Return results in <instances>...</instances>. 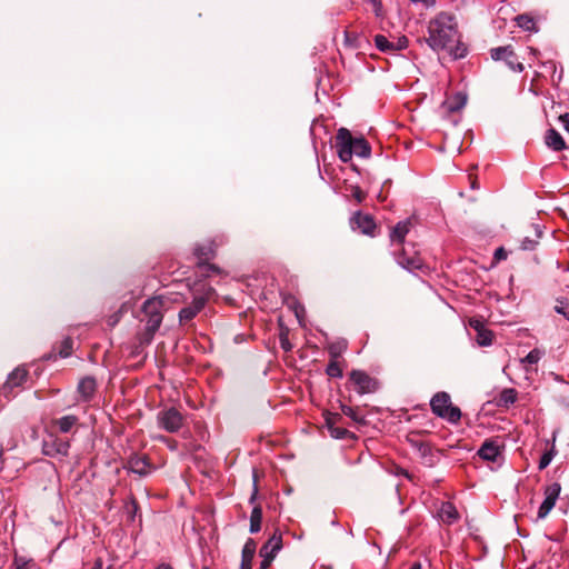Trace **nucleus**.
I'll list each match as a JSON object with an SVG mask.
<instances>
[{
	"mask_svg": "<svg viewBox=\"0 0 569 569\" xmlns=\"http://www.w3.org/2000/svg\"><path fill=\"white\" fill-rule=\"evenodd\" d=\"M281 347L283 350L289 351L291 349V345L287 339L281 338Z\"/></svg>",
	"mask_w": 569,
	"mask_h": 569,
	"instance_id": "obj_45",
	"label": "nucleus"
},
{
	"mask_svg": "<svg viewBox=\"0 0 569 569\" xmlns=\"http://www.w3.org/2000/svg\"><path fill=\"white\" fill-rule=\"evenodd\" d=\"M543 356H545L543 350H541L539 348H535L525 358L520 359V362L527 363V365H536L540 361V359Z\"/></svg>",
	"mask_w": 569,
	"mask_h": 569,
	"instance_id": "obj_30",
	"label": "nucleus"
},
{
	"mask_svg": "<svg viewBox=\"0 0 569 569\" xmlns=\"http://www.w3.org/2000/svg\"><path fill=\"white\" fill-rule=\"evenodd\" d=\"M326 373L331 378H342V369L336 359H330Z\"/></svg>",
	"mask_w": 569,
	"mask_h": 569,
	"instance_id": "obj_32",
	"label": "nucleus"
},
{
	"mask_svg": "<svg viewBox=\"0 0 569 569\" xmlns=\"http://www.w3.org/2000/svg\"><path fill=\"white\" fill-rule=\"evenodd\" d=\"M156 569H173V568L168 563H160Z\"/></svg>",
	"mask_w": 569,
	"mask_h": 569,
	"instance_id": "obj_47",
	"label": "nucleus"
},
{
	"mask_svg": "<svg viewBox=\"0 0 569 569\" xmlns=\"http://www.w3.org/2000/svg\"><path fill=\"white\" fill-rule=\"evenodd\" d=\"M141 311L143 315L141 321L146 322V330L142 335L141 342L149 345L162 323L164 311L163 298L156 296L147 299L142 305Z\"/></svg>",
	"mask_w": 569,
	"mask_h": 569,
	"instance_id": "obj_3",
	"label": "nucleus"
},
{
	"mask_svg": "<svg viewBox=\"0 0 569 569\" xmlns=\"http://www.w3.org/2000/svg\"><path fill=\"white\" fill-rule=\"evenodd\" d=\"M207 298L204 296H197L192 302L179 311V322L187 323L192 320L204 307Z\"/></svg>",
	"mask_w": 569,
	"mask_h": 569,
	"instance_id": "obj_12",
	"label": "nucleus"
},
{
	"mask_svg": "<svg viewBox=\"0 0 569 569\" xmlns=\"http://www.w3.org/2000/svg\"><path fill=\"white\" fill-rule=\"evenodd\" d=\"M77 421L78 418L76 416L68 415L57 419L56 425L58 426L61 432L67 433L72 429Z\"/></svg>",
	"mask_w": 569,
	"mask_h": 569,
	"instance_id": "obj_28",
	"label": "nucleus"
},
{
	"mask_svg": "<svg viewBox=\"0 0 569 569\" xmlns=\"http://www.w3.org/2000/svg\"><path fill=\"white\" fill-rule=\"evenodd\" d=\"M516 20H517L518 26L521 29H523L526 31L535 30V26H536L535 20L532 18H530L529 16L520 14L516 18Z\"/></svg>",
	"mask_w": 569,
	"mask_h": 569,
	"instance_id": "obj_33",
	"label": "nucleus"
},
{
	"mask_svg": "<svg viewBox=\"0 0 569 569\" xmlns=\"http://www.w3.org/2000/svg\"><path fill=\"white\" fill-rule=\"evenodd\" d=\"M409 569H421V565L419 562H416Z\"/></svg>",
	"mask_w": 569,
	"mask_h": 569,
	"instance_id": "obj_51",
	"label": "nucleus"
},
{
	"mask_svg": "<svg viewBox=\"0 0 569 569\" xmlns=\"http://www.w3.org/2000/svg\"><path fill=\"white\" fill-rule=\"evenodd\" d=\"M202 569H210L209 567L204 566Z\"/></svg>",
	"mask_w": 569,
	"mask_h": 569,
	"instance_id": "obj_53",
	"label": "nucleus"
},
{
	"mask_svg": "<svg viewBox=\"0 0 569 569\" xmlns=\"http://www.w3.org/2000/svg\"><path fill=\"white\" fill-rule=\"evenodd\" d=\"M70 443L68 440L61 439L52 433L48 435L42 442L43 455L51 458H64L68 456Z\"/></svg>",
	"mask_w": 569,
	"mask_h": 569,
	"instance_id": "obj_7",
	"label": "nucleus"
},
{
	"mask_svg": "<svg viewBox=\"0 0 569 569\" xmlns=\"http://www.w3.org/2000/svg\"><path fill=\"white\" fill-rule=\"evenodd\" d=\"M426 42L433 51L447 50L455 59L467 54V48L459 40L456 18L447 12L429 21Z\"/></svg>",
	"mask_w": 569,
	"mask_h": 569,
	"instance_id": "obj_1",
	"label": "nucleus"
},
{
	"mask_svg": "<svg viewBox=\"0 0 569 569\" xmlns=\"http://www.w3.org/2000/svg\"><path fill=\"white\" fill-rule=\"evenodd\" d=\"M559 120L562 123L563 129L569 133V113L561 114Z\"/></svg>",
	"mask_w": 569,
	"mask_h": 569,
	"instance_id": "obj_44",
	"label": "nucleus"
},
{
	"mask_svg": "<svg viewBox=\"0 0 569 569\" xmlns=\"http://www.w3.org/2000/svg\"><path fill=\"white\" fill-rule=\"evenodd\" d=\"M476 341L481 347H488L492 343V332L488 329L478 330Z\"/></svg>",
	"mask_w": 569,
	"mask_h": 569,
	"instance_id": "obj_31",
	"label": "nucleus"
},
{
	"mask_svg": "<svg viewBox=\"0 0 569 569\" xmlns=\"http://www.w3.org/2000/svg\"><path fill=\"white\" fill-rule=\"evenodd\" d=\"M259 555L262 558V560L260 562V569H268L274 558L272 556L270 557L269 555H263V553H259Z\"/></svg>",
	"mask_w": 569,
	"mask_h": 569,
	"instance_id": "obj_41",
	"label": "nucleus"
},
{
	"mask_svg": "<svg viewBox=\"0 0 569 569\" xmlns=\"http://www.w3.org/2000/svg\"><path fill=\"white\" fill-rule=\"evenodd\" d=\"M411 221L410 219L399 221L390 232V240L392 243H403L406 236L410 231Z\"/></svg>",
	"mask_w": 569,
	"mask_h": 569,
	"instance_id": "obj_18",
	"label": "nucleus"
},
{
	"mask_svg": "<svg viewBox=\"0 0 569 569\" xmlns=\"http://www.w3.org/2000/svg\"><path fill=\"white\" fill-rule=\"evenodd\" d=\"M282 548V535L280 531L276 530L273 535L267 540V542L261 547L259 553L269 555L276 558L277 553Z\"/></svg>",
	"mask_w": 569,
	"mask_h": 569,
	"instance_id": "obj_15",
	"label": "nucleus"
},
{
	"mask_svg": "<svg viewBox=\"0 0 569 569\" xmlns=\"http://www.w3.org/2000/svg\"><path fill=\"white\" fill-rule=\"evenodd\" d=\"M27 379V370L23 368H16L9 376L3 387L4 390L19 387Z\"/></svg>",
	"mask_w": 569,
	"mask_h": 569,
	"instance_id": "obj_22",
	"label": "nucleus"
},
{
	"mask_svg": "<svg viewBox=\"0 0 569 569\" xmlns=\"http://www.w3.org/2000/svg\"><path fill=\"white\" fill-rule=\"evenodd\" d=\"M348 347V342L345 339L337 340L335 342H331L328 347V352L330 356V359H336L341 357V355L346 351Z\"/></svg>",
	"mask_w": 569,
	"mask_h": 569,
	"instance_id": "obj_26",
	"label": "nucleus"
},
{
	"mask_svg": "<svg viewBox=\"0 0 569 569\" xmlns=\"http://www.w3.org/2000/svg\"><path fill=\"white\" fill-rule=\"evenodd\" d=\"M157 422L161 429L174 433L182 427L183 416L178 409L171 407L158 412Z\"/></svg>",
	"mask_w": 569,
	"mask_h": 569,
	"instance_id": "obj_5",
	"label": "nucleus"
},
{
	"mask_svg": "<svg viewBox=\"0 0 569 569\" xmlns=\"http://www.w3.org/2000/svg\"><path fill=\"white\" fill-rule=\"evenodd\" d=\"M73 347V341L71 338L67 337L62 340L60 349H59V356L61 358H67L71 355Z\"/></svg>",
	"mask_w": 569,
	"mask_h": 569,
	"instance_id": "obj_35",
	"label": "nucleus"
},
{
	"mask_svg": "<svg viewBox=\"0 0 569 569\" xmlns=\"http://www.w3.org/2000/svg\"><path fill=\"white\" fill-rule=\"evenodd\" d=\"M341 411L343 415H346L347 417H350L352 420L359 421V418H358L356 411L351 407L342 405Z\"/></svg>",
	"mask_w": 569,
	"mask_h": 569,
	"instance_id": "obj_38",
	"label": "nucleus"
},
{
	"mask_svg": "<svg viewBox=\"0 0 569 569\" xmlns=\"http://www.w3.org/2000/svg\"><path fill=\"white\" fill-rule=\"evenodd\" d=\"M466 102L467 98L461 93H457L455 97L448 99L445 102V106L447 107L448 111L456 112L461 110L465 107Z\"/></svg>",
	"mask_w": 569,
	"mask_h": 569,
	"instance_id": "obj_27",
	"label": "nucleus"
},
{
	"mask_svg": "<svg viewBox=\"0 0 569 569\" xmlns=\"http://www.w3.org/2000/svg\"><path fill=\"white\" fill-rule=\"evenodd\" d=\"M14 569H31L30 561L22 558H14Z\"/></svg>",
	"mask_w": 569,
	"mask_h": 569,
	"instance_id": "obj_40",
	"label": "nucleus"
},
{
	"mask_svg": "<svg viewBox=\"0 0 569 569\" xmlns=\"http://www.w3.org/2000/svg\"><path fill=\"white\" fill-rule=\"evenodd\" d=\"M261 522H262V509L260 506L253 507L251 515H250V528L249 531L251 533H257L261 529Z\"/></svg>",
	"mask_w": 569,
	"mask_h": 569,
	"instance_id": "obj_25",
	"label": "nucleus"
},
{
	"mask_svg": "<svg viewBox=\"0 0 569 569\" xmlns=\"http://www.w3.org/2000/svg\"><path fill=\"white\" fill-rule=\"evenodd\" d=\"M397 263L407 269L408 271L421 270L423 261L420 256L416 252H409L407 248H403L400 253L396 256Z\"/></svg>",
	"mask_w": 569,
	"mask_h": 569,
	"instance_id": "obj_11",
	"label": "nucleus"
},
{
	"mask_svg": "<svg viewBox=\"0 0 569 569\" xmlns=\"http://www.w3.org/2000/svg\"><path fill=\"white\" fill-rule=\"evenodd\" d=\"M438 517L442 522L452 525L459 519V513L456 507L451 502L447 501L441 503L438 510Z\"/></svg>",
	"mask_w": 569,
	"mask_h": 569,
	"instance_id": "obj_17",
	"label": "nucleus"
},
{
	"mask_svg": "<svg viewBox=\"0 0 569 569\" xmlns=\"http://www.w3.org/2000/svg\"><path fill=\"white\" fill-rule=\"evenodd\" d=\"M257 493H258V490H257V487L254 486V489H253V492L249 499L250 503H253L256 498H257Z\"/></svg>",
	"mask_w": 569,
	"mask_h": 569,
	"instance_id": "obj_46",
	"label": "nucleus"
},
{
	"mask_svg": "<svg viewBox=\"0 0 569 569\" xmlns=\"http://www.w3.org/2000/svg\"><path fill=\"white\" fill-rule=\"evenodd\" d=\"M91 569H102L101 560H97Z\"/></svg>",
	"mask_w": 569,
	"mask_h": 569,
	"instance_id": "obj_48",
	"label": "nucleus"
},
{
	"mask_svg": "<svg viewBox=\"0 0 569 569\" xmlns=\"http://www.w3.org/2000/svg\"><path fill=\"white\" fill-rule=\"evenodd\" d=\"M491 58L495 61H505L513 71L521 72L523 70L522 63L517 61V57L510 46L492 49Z\"/></svg>",
	"mask_w": 569,
	"mask_h": 569,
	"instance_id": "obj_10",
	"label": "nucleus"
},
{
	"mask_svg": "<svg viewBox=\"0 0 569 569\" xmlns=\"http://www.w3.org/2000/svg\"><path fill=\"white\" fill-rule=\"evenodd\" d=\"M518 392L513 388L503 389L497 399V405L499 407L509 408L517 401Z\"/></svg>",
	"mask_w": 569,
	"mask_h": 569,
	"instance_id": "obj_23",
	"label": "nucleus"
},
{
	"mask_svg": "<svg viewBox=\"0 0 569 569\" xmlns=\"http://www.w3.org/2000/svg\"><path fill=\"white\" fill-rule=\"evenodd\" d=\"M97 389L96 379L92 377H84L78 383V393L82 401H90L94 396Z\"/></svg>",
	"mask_w": 569,
	"mask_h": 569,
	"instance_id": "obj_14",
	"label": "nucleus"
},
{
	"mask_svg": "<svg viewBox=\"0 0 569 569\" xmlns=\"http://www.w3.org/2000/svg\"><path fill=\"white\" fill-rule=\"evenodd\" d=\"M421 448L423 449V453H426V451L429 450L427 446H421Z\"/></svg>",
	"mask_w": 569,
	"mask_h": 569,
	"instance_id": "obj_52",
	"label": "nucleus"
},
{
	"mask_svg": "<svg viewBox=\"0 0 569 569\" xmlns=\"http://www.w3.org/2000/svg\"><path fill=\"white\" fill-rule=\"evenodd\" d=\"M469 326L476 331L478 332V330H483L486 329L485 326H483V322L480 320V319H477V318H471L469 319Z\"/></svg>",
	"mask_w": 569,
	"mask_h": 569,
	"instance_id": "obj_39",
	"label": "nucleus"
},
{
	"mask_svg": "<svg viewBox=\"0 0 569 569\" xmlns=\"http://www.w3.org/2000/svg\"><path fill=\"white\" fill-rule=\"evenodd\" d=\"M129 468L139 476H146L149 473L150 465L146 457L134 456L129 460Z\"/></svg>",
	"mask_w": 569,
	"mask_h": 569,
	"instance_id": "obj_21",
	"label": "nucleus"
},
{
	"mask_svg": "<svg viewBox=\"0 0 569 569\" xmlns=\"http://www.w3.org/2000/svg\"><path fill=\"white\" fill-rule=\"evenodd\" d=\"M350 380L355 383L360 395L375 392L378 388L377 381L362 370H352Z\"/></svg>",
	"mask_w": 569,
	"mask_h": 569,
	"instance_id": "obj_9",
	"label": "nucleus"
},
{
	"mask_svg": "<svg viewBox=\"0 0 569 569\" xmlns=\"http://www.w3.org/2000/svg\"><path fill=\"white\" fill-rule=\"evenodd\" d=\"M408 46V39L406 37L399 38L397 42H393L395 52L400 51Z\"/></svg>",
	"mask_w": 569,
	"mask_h": 569,
	"instance_id": "obj_42",
	"label": "nucleus"
},
{
	"mask_svg": "<svg viewBox=\"0 0 569 569\" xmlns=\"http://www.w3.org/2000/svg\"><path fill=\"white\" fill-rule=\"evenodd\" d=\"M556 456V448L555 445L550 448V450L546 451L539 460V470L546 469L552 461L553 457Z\"/></svg>",
	"mask_w": 569,
	"mask_h": 569,
	"instance_id": "obj_34",
	"label": "nucleus"
},
{
	"mask_svg": "<svg viewBox=\"0 0 569 569\" xmlns=\"http://www.w3.org/2000/svg\"><path fill=\"white\" fill-rule=\"evenodd\" d=\"M545 141L548 148L552 149L553 151H561L566 149V142L563 138L555 129L547 130Z\"/></svg>",
	"mask_w": 569,
	"mask_h": 569,
	"instance_id": "obj_20",
	"label": "nucleus"
},
{
	"mask_svg": "<svg viewBox=\"0 0 569 569\" xmlns=\"http://www.w3.org/2000/svg\"><path fill=\"white\" fill-rule=\"evenodd\" d=\"M300 311H303L302 307L296 308V317L300 320Z\"/></svg>",
	"mask_w": 569,
	"mask_h": 569,
	"instance_id": "obj_50",
	"label": "nucleus"
},
{
	"mask_svg": "<svg viewBox=\"0 0 569 569\" xmlns=\"http://www.w3.org/2000/svg\"><path fill=\"white\" fill-rule=\"evenodd\" d=\"M375 44L382 52H389V53H393L395 52L393 42L389 41L382 34H377L375 37Z\"/></svg>",
	"mask_w": 569,
	"mask_h": 569,
	"instance_id": "obj_29",
	"label": "nucleus"
},
{
	"mask_svg": "<svg viewBox=\"0 0 569 569\" xmlns=\"http://www.w3.org/2000/svg\"><path fill=\"white\" fill-rule=\"evenodd\" d=\"M256 548H257V545H256L254 540L249 538L242 548L241 565H240L241 569H251L252 559L256 553Z\"/></svg>",
	"mask_w": 569,
	"mask_h": 569,
	"instance_id": "obj_19",
	"label": "nucleus"
},
{
	"mask_svg": "<svg viewBox=\"0 0 569 569\" xmlns=\"http://www.w3.org/2000/svg\"><path fill=\"white\" fill-rule=\"evenodd\" d=\"M478 456L487 461L497 462L501 457V449L497 441L486 440L478 450Z\"/></svg>",
	"mask_w": 569,
	"mask_h": 569,
	"instance_id": "obj_13",
	"label": "nucleus"
},
{
	"mask_svg": "<svg viewBox=\"0 0 569 569\" xmlns=\"http://www.w3.org/2000/svg\"><path fill=\"white\" fill-rule=\"evenodd\" d=\"M432 412L451 423H457L461 418V411L452 406L450 395L446 391L437 392L430 400Z\"/></svg>",
	"mask_w": 569,
	"mask_h": 569,
	"instance_id": "obj_4",
	"label": "nucleus"
},
{
	"mask_svg": "<svg viewBox=\"0 0 569 569\" xmlns=\"http://www.w3.org/2000/svg\"><path fill=\"white\" fill-rule=\"evenodd\" d=\"M327 423H328V427H329L330 435L333 438H336V439H343L349 433V431L347 429H345V428L332 427L330 425L329 419H327Z\"/></svg>",
	"mask_w": 569,
	"mask_h": 569,
	"instance_id": "obj_36",
	"label": "nucleus"
},
{
	"mask_svg": "<svg viewBox=\"0 0 569 569\" xmlns=\"http://www.w3.org/2000/svg\"><path fill=\"white\" fill-rule=\"evenodd\" d=\"M536 238L525 237L521 240L520 248L525 251H532L538 244V240L542 237V230L539 226H535Z\"/></svg>",
	"mask_w": 569,
	"mask_h": 569,
	"instance_id": "obj_24",
	"label": "nucleus"
},
{
	"mask_svg": "<svg viewBox=\"0 0 569 569\" xmlns=\"http://www.w3.org/2000/svg\"><path fill=\"white\" fill-rule=\"evenodd\" d=\"M560 492H561V485L559 482H552L545 487V489H543L545 499L538 509L537 520H543L548 517L550 511L556 506V502L560 496Z\"/></svg>",
	"mask_w": 569,
	"mask_h": 569,
	"instance_id": "obj_8",
	"label": "nucleus"
},
{
	"mask_svg": "<svg viewBox=\"0 0 569 569\" xmlns=\"http://www.w3.org/2000/svg\"><path fill=\"white\" fill-rule=\"evenodd\" d=\"M336 139L338 156L342 162H349L353 154L365 159L371 156L369 142L363 138H353L346 128L338 130Z\"/></svg>",
	"mask_w": 569,
	"mask_h": 569,
	"instance_id": "obj_2",
	"label": "nucleus"
},
{
	"mask_svg": "<svg viewBox=\"0 0 569 569\" xmlns=\"http://www.w3.org/2000/svg\"><path fill=\"white\" fill-rule=\"evenodd\" d=\"M214 248L212 242L199 243L194 247V256L198 267L202 274L209 276V272H219L218 267L209 264L208 261L213 257Z\"/></svg>",
	"mask_w": 569,
	"mask_h": 569,
	"instance_id": "obj_6",
	"label": "nucleus"
},
{
	"mask_svg": "<svg viewBox=\"0 0 569 569\" xmlns=\"http://www.w3.org/2000/svg\"><path fill=\"white\" fill-rule=\"evenodd\" d=\"M355 197L358 199V201H361L362 200V192L357 189L356 192H355Z\"/></svg>",
	"mask_w": 569,
	"mask_h": 569,
	"instance_id": "obj_49",
	"label": "nucleus"
},
{
	"mask_svg": "<svg viewBox=\"0 0 569 569\" xmlns=\"http://www.w3.org/2000/svg\"><path fill=\"white\" fill-rule=\"evenodd\" d=\"M555 310L557 313L562 315L567 320H569V306H556Z\"/></svg>",
	"mask_w": 569,
	"mask_h": 569,
	"instance_id": "obj_43",
	"label": "nucleus"
},
{
	"mask_svg": "<svg viewBox=\"0 0 569 569\" xmlns=\"http://www.w3.org/2000/svg\"><path fill=\"white\" fill-rule=\"evenodd\" d=\"M507 258H508V252L506 251V249L503 247H499L495 250L493 259L496 261L506 260Z\"/></svg>",
	"mask_w": 569,
	"mask_h": 569,
	"instance_id": "obj_37",
	"label": "nucleus"
},
{
	"mask_svg": "<svg viewBox=\"0 0 569 569\" xmlns=\"http://www.w3.org/2000/svg\"><path fill=\"white\" fill-rule=\"evenodd\" d=\"M351 223L360 229L365 234H372L376 228V223L372 217L369 214H362L360 212L353 216Z\"/></svg>",
	"mask_w": 569,
	"mask_h": 569,
	"instance_id": "obj_16",
	"label": "nucleus"
}]
</instances>
